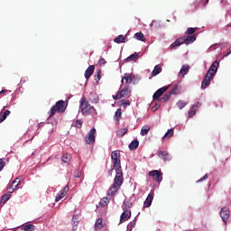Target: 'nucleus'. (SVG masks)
Returning <instances> with one entry per match:
<instances>
[{"mask_svg": "<svg viewBox=\"0 0 231 231\" xmlns=\"http://www.w3.org/2000/svg\"><path fill=\"white\" fill-rule=\"evenodd\" d=\"M131 93L129 86H125L124 88H120V90L116 93V96H113L115 100L120 99L122 97H127Z\"/></svg>", "mask_w": 231, "mask_h": 231, "instance_id": "7", "label": "nucleus"}, {"mask_svg": "<svg viewBox=\"0 0 231 231\" xmlns=\"http://www.w3.org/2000/svg\"><path fill=\"white\" fill-rule=\"evenodd\" d=\"M158 157L164 162H170L171 160V153H168V152L158 150Z\"/></svg>", "mask_w": 231, "mask_h": 231, "instance_id": "14", "label": "nucleus"}, {"mask_svg": "<svg viewBox=\"0 0 231 231\" xmlns=\"http://www.w3.org/2000/svg\"><path fill=\"white\" fill-rule=\"evenodd\" d=\"M218 67H219V61L217 60L214 63H212L207 74L214 78L216 73L217 72Z\"/></svg>", "mask_w": 231, "mask_h": 231, "instance_id": "12", "label": "nucleus"}, {"mask_svg": "<svg viewBox=\"0 0 231 231\" xmlns=\"http://www.w3.org/2000/svg\"><path fill=\"white\" fill-rule=\"evenodd\" d=\"M171 97V93L170 91L166 92L162 98H160L159 101L166 102L168 101Z\"/></svg>", "mask_w": 231, "mask_h": 231, "instance_id": "38", "label": "nucleus"}, {"mask_svg": "<svg viewBox=\"0 0 231 231\" xmlns=\"http://www.w3.org/2000/svg\"><path fill=\"white\" fill-rule=\"evenodd\" d=\"M21 182L20 179L16 178L10 185L9 189H12V192H14L15 190V189H17V186L19 185V183Z\"/></svg>", "mask_w": 231, "mask_h": 231, "instance_id": "23", "label": "nucleus"}, {"mask_svg": "<svg viewBox=\"0 0 231 231\" xmlns=\"http://www.w3.org/2000/svg\"><path fill=\"white\" fill-rule=\"evenodd\" d=\"M119 189H120V187L115 186V184H113L112 187L108 189L107 195L108 196H114V194H116V192H117V190Z\"/></svg>", "mask_w": 231, "mask_h": 231, "instance_id": "25", "label": "nucleus"}, {"mask_svg": "<svg viewBox=\"0 0 231 231\" xmlns=\"http://www.w3.org/2000/svg\"><path fill=\"white\" fill-rule=\"evenodd\" d=\"M169 89V87H162L159 88L153 95H152V99L153 100H161V97Z\"/></svg>", "mask_w": 231, "mask_h": 231, "instance_id": "8", "label": "nucleus"}, {"mask_svg": "<svg viewBox=\"0 0 231 231\" xmlns=\"http://www.w3.org/2000/svg\"><path fill=\"white\" fill-rule=\"evenodd\" d=\"M173 135H174V129H173V128H171V129H169V130L165 133V134L162 136V140L170 139V138H171Z\"/></svg>", "mask_w": 231, "mask_h": 231, "instance_id": "24", "label": "nucleus"}, {"mask_svg": "<svg viewBox=\"0 0 231 231\" xmlns=\"http://www.w3.org/2000/svg\"><path fill=\"white\" fill-rule=\"evenodd\" d=\"M201 104L199 102H197L195 105L192 106V107L189 110L188 115L189 117H192L196 115L198 107H200Z\"/></svg>", "mask_w": 231, "mask_h": 231, "instance_id": "18", "label": "nucleus"}, {"mask_svg": "<svg viewBox=\"0 0 231 231\" xmlns=\"http://www.w3.org/2000/svg\"><path fill=\"white\" fill-rule=\"evenodd\" d=\"M5 165H6V162H5V160L4 159H0V171H2L4 170Z\"/></svg>", "mask_w": 231, "mask_h": 231, "instance_id": "46", "label": "nucleus"}, {"mask_svg": "<svg viewBox=\"0 0 231 231\" xmlns=\"http://www.w3.org/2000/svg\"><path fill=\"white\" fill-rule=\"evenodd\" d=\"M221 3L224 5V7L226 9H229L228 5H230V3H228L226 0H222Z\"/></svg>", "mask_w": 231, "mask_h": 231, "instance_id": "47", "label": "nucleus"}, {"mask_svg": "<svg viewBox=\"0 0 231 231\" xmlns=\"http://www.w3.org/2000/svg\"><path fill=\"white\" fill-rule=\"evenodd\" d=\"M95 69H96L95 65H89V67L87 69V70L85 71V74H84L86 79H88L91 78V76L95 72Z\"/></svg>", "mask_w": 231, "mask_h": 231, "instance_id": "16", "label": "nucleus"}, {"mask_svg": "<svg viewBox=\"0 0 231 231\" xmlns=\"http://www.w3.org/2000/svg\"><path fill=\"white\" fill-rule=\"evenodd\" d=\"M13 231H18V230H13ZM20 231H22V230H20Z\"/></svg>", "mask_w": 231, "mask_h": 231, "instance_id": "58", "label": "nucleus"}, {"mask_svg": "<svg viewBox=\"0 0 231 231\" xmlns=\"http://www.w3.org/2000/svg\"><path fill=\"white\" fill-rule=\"evenodd\" d=\"M134 37L139 42H145V36L142 32H136Z\"/></svg>", "mask_w": 231, "mask_h": 231, "instance_id": "31", "label": "nucleus"}, {"mask_svg": "<svg viewBox=\"0 0 231 231\" xmlns=\"http://www.w3.org/2000/svg\"><path fill=\"white\" fill-rule=\"evenodd\" d=\"M231 54V51H227V53L225 54V57H228Z\"/></svg>", "mask_w": 231, "mask_h": 231, "instance_id": "54", "label": "nucleus"}, {"mask_svg": "<svg viewBox=\"0 0 231 231\" xmlns=\"http://www.w3.org/2000/svg\"><path fill=\"white\" fill-rule=\"evenodd\" d=\"M189 69H190V67H189V65H182L180 74H181L182 76L187 75Z\"/></svg>", "mask_w": 231, "mask_h": 231, "instance_id": "35", "label": "nucleus"}, {"mask_svg": "<svg viewBox=\"0 0 231 231\" xmlns=\"http://www.w3.org/2000/svg\"><path fill=\"white\" fill-rule=\"evenodd\" d=\"M180 91V87L179 85H174L172 89L171 90V95H178Z\"/></svg>", "mask_w": 231, "mask_h": 231, "instance_id": "37", "label": "nucleus"}, {"mask_svg": "<svg viewBox=\"0 0 231 231\" xmlns=\"http://www.w3.org/2000/svg\"><path fill=\"white\" fill-rule=\"evenodd\" d=\"M162 71V65H155L153 70L151 73V77H156Z\"/></svg>", "mask_w": 231, "mask_h": 231, "instance_id": "19", "label": "nucleus"}, {"mask_svg": "<svg viewBox=\"0 0 231 231\" xmlns=\"http://www.w3.org/2000/svg\"><path fill=\"white\" fill-rule=\"evenodd\" d=\"M196 35H188L187 37L183 36L178 38L173 43L171 44V49L173 50L177 47H180L182 44L189 45L196 42Z\"/></svg>", "mask_w": 231, "mask_h": 231, "instance_id": "2", "label": "nucleus"}, {"mask_svg": "<svg viewBox=\"0 0 231 231\" xmlns=\"http://www.w3.org/2000/svg\"><path fill=\"white\" fill-rule=\"evenodd\" d=\"M138 147H139V141H138V139L133 140L131 142V143L129 144V149L131 151H135Z\"/></svg>", "mask_w": 231, "mask_h": 231, "instance_id": "22", "label": "nucleus"}, {"mask_svg": "<svg viewBox=\"0 0 231 231\" xmlns=\"http://www.w3.org/2000/svg\"><path fill=\"white\" fill-rule=\"evenodd\" d=\"M67 106L68 104H66V102L63 100L56 102V105H54L48 113L49 118L53 117L57 112L60 114L65 113Z\"/></svg>", "mask_w": 231, "mask_h": 231, "instance_id": "3", "label": "nucleus"}, {"mask_svg": "<svg viewBox=\"0 0 231 231\" xmlns=\"http://www.w3.org/2000/svg\"><path fill=\"white\" fill-rule=\"evenodd\" d=\"M134 225H135V222H134V223L132 222V223H131V226H134Z\"/></svg>", "mask_w": 231, "mask_h": 231, "instance_id": "57", "label": "nucleus"}, {"mask_svg": "<svg viewBox=\"0 0 231 231\" xmlns=\"http://www.w3.org/2000/svg\"><path fill=\"white\" fill-rule=\"evenodd\" d=\"M198 30V28H193V27H189L186 31V35H193L196 31Z\"/></svg>", "mask_w": 231, "mask_h": 231, "instance_id": "40", "label": "nucleus"}, {"mask_svg": "<svg viewBox=\"0 0 231 231\" xmlns=\"http://www.w3.org/2000/svg\"><path fill=\"white\" fill-rule=\"evenodd\" d=\"M8 116H10V110H5V112H0V124L5 122Z\"/></svg>", "mask_w": 231, "mask_h": 231, "instance_id": "21", "label": "nucleus"}, {"mask_svg": "<svg viewBox=\"0 0 231 231\" xmlns=\"http://www.w3.org/2000/svg\"><path fill=\"white\" fill-rule=\"evenodd\" d=\"M116 174L113 185L115 187L117 186L120 188L124 182L123 171H122V169H116Z\"/></svg>", "mask_w": 231, "mask_h": 231, "instance_id": "6", "label": "nucleus"}, {"mask_svg": "<svg viewBox=\"0 0 231 231\" xmlns=\"http://www.w3.org/2000/svg\"><path fill=\"white\" fill-rule=\"evenodd\" d=\"M220 217H222V220L224 221V223L226 224L230 217V210L228 209V208L225 207L221 208Z\"/></svg>", "mask_w": 231, "mask_h": 231, "instance_id": "11", "label": "nucleus"}, {"mask_svg": "<svg viewBox=\"0 0 231 231\" xmlns=\"http://www.w3.org/2000/svg\"><path fill=\"white\" fill-rule=\"evenodd\" d=\"M208 178V175L206 174V175L203 176L201 179H199V180H197V182H200V181H202V180H207Z\"/></svg>", "mask_w": 231, "mask_h": 231, "instance_id": "52", "label": "nucleus"}, {"mask_svg": "<svg viewBox=\"0 0 231 231\" xmlns=\"http://www.w3.org/2000/svg\"><path fill=\"white\" fill-rule=\"evenodd\" d=\"M98 64H99L100 66L105 65V64H106V60H104V58H100V60H99V61H98Z\"/></svg>", "mask_w": 231, "mask_h": 231, "instance_id": "49", "label": "nucleus"}, {"mask_svg": "<svg viewBox=\"0 0 231 231\" xmlns=\"http://www.w3.org/2000/svg\"><path fill=\"white\" fill-rule=\"evenodd\" d=\"M125 80V83H131L132 82V76L130 74L125 73V77L122 79V86L124 85V81Z\"/></svg>", "mask_w": 231, "mask_h": 231, "instance_id": "32", "label": "nucleus"}, {"mask_svg": "<svg viewBox=\"0 0 231 231\" xmlns=\"http://www.w3.org/2000/svg\"><path fill=\"white\" fill-rule=\"evenodd\" d=\"M187 104H189V103H187L183 100H179L176 105H177V107H179V109H183V107H185V106H187Z\"/></svg>", "mask_w": 231, "mask_h": 231, "instance_id": "41", "label": "nucleus"}, {"mask_svg": "<svg viewBox=\"0 0 231 231\" xmlns=\"http://www.w3.org/2000/svg\"><path fill=\"white\" fill-rule=\"evenodd\" d=\"M131 216H132L131 210L124 208V212L120 217V223L122 224L126 222L128 219H130Z\"/></svg>", "mask_w": 231, "mask_h": 231, "instance_id": "13", "label": "nucleus"}, {"mask_svg": "<svg viewBox=\"0 0 231 231\" xmlns=\"http://www.w3.org/2000/svg\"><path fill=\"white\" fill-rule=\"evenodd\" d=\"M102 72H100V70H98V72H97V76H95V77H97V79H96L97 80V82H98L99 80H100V79H102V76L100 75Z\"/></svg>", "mask_w": 231, "mask_h": 231, "instance_id": "50", "label": "nucleus"}, {"mask_svg": "<svg viewBox=\"0 0 231 231\" xmlns=\"http://www.w3.org/2000/svg\"><path fill=\"white\" fill-rule=\"evenodd\" d=\"M121 116H122L121 109L118 108L114 116L115 121L119 122V118L121 117Z\"/></svg>", "mask_w": 231, "mask_h": 231, "instance_id": "42", "label": "nucleus"}, {"mask_svg": "<svg viewBox=\"0 0 231 231\" xmlns=\"http://www.w3.org/2000/svg\"><path fill=\"white\" fill-rule=\"evenodd\" d=\"M69 190V185H66V186L60 191V193H58V194L56 195V199H55V201H56V202H60V201L62 199V198H65V196H67Z\"/></svg>", "mask_w": 231, "mask_h": 231, "instance_id": "10", "label": "nucleus"}, {"mask_svg": "<svg viewBox=\"0 0 231 231\" xmlns=\"http://www.w3.org/2000/svg\"><path fill=\"white\" fill-rule=\"evenodd\" d=\"M138 57H139V55H138V53L137 52H135V53H133V54H131L129 57H127V60H137L138 59Z\"/></svg>", "mask_w": 231, "mask_h": 231, "instance_id": "44", "label": "nucleus"}, {"mask_svg": "<svg viewBox=\"0 0 231 231\" xmlns=\"http://www.w3.org/2000/svg\"><path fill=\"white\" fill-rule=\"evenodd\" d=\"M213 79H214L213 76L207 73L202 81L201 88L205 89L207 87H208L210 85L211 80H213Z\"/></svg>", "mask_w": 231, "mask_h": 231, "instance_id": "15", "label": "nucleus"}, {"mask_svg": "<svg viewBox=\"0 0 231 231\" xmlns=\"http://www.w3.org/2000/svg\"><path fill=\"white\" fill-rule=\"evenodd\" d=\"M79 110L83 116H97V109L83 97L79 101Z\"/></svg>", "mask_w": 231, "mask_h": 231, "instance_id": "1", "label": "nucleus"}, {"mask_svg": "<svg viewBox=\"0 0 231 231\" xmlns=\"http://www.w3.org/2000/svg\"><path fill=\"white\" fill-rule=\"evenodd\" d=\"M5 92H7V90H2V91H0V95L5 94Z\"/></svg>", "mask_w": 231, "mask_h": 231, "instance_id": "55", "label": "nucleus"}, {"mask_svg": "<svg viewBox=\"0 0 231 231\" xmlns=\"http://www.w3.org/2000/svg\"><path fill=\"white\" fill-rule=\"evenodd\" d=\"M83 126V121L81 119H78L74 122V127L78 129H81Z\"/></svg>", "mask_w": 231, "mask_h": 231, "instance_id": "39", "label": "nucleus"}, {"mask_svg": "<svg viewBox=\"0 0 231 231\" xmlns=\"http://www.w3.org/2000/svg\"><path fill=\"white\" fill-rule=\"evenodd\" d=\"M121 102H122V106H125V107H126V106H130V104H131V102L129 100H122Z\"/></svg>", "mask_w": 231, "mask_h": 231, "instance_id": "48", "label": "nucleus"}, {"mask_svg": "<svg viewBox=\"0 0 231 231\" xmlns=\"http://www.w3.org/2000/svg\"><path fill=\"white\" fill-rule=\"evenodd\" d=\"M153 198H154V195L152 193H150V194L147 195L146 200H144V205H143L144 208H148L152 206V203L153 201Z\"/></svg>", "mask_w": 231, "mask_h": 231, "instance_id": "17", "label": "nucleus"}, {"mask_svg": "<svg viewBox=\"0 0 231 231\" xmlns=\"http://www.w3.org/2000/svg\"><path fill=\"white\" fill-rule=\"evenodd\" d=\"M114 42L117 44L125 43V37L123 34H120L116 38H115Z\"/></svg>", "mask_w": 231, "mask_h": 231, "instance_id": "29", "label": "nucleus"}, {"mask_svg": "<svg viewBox=\"0 0 231 231\" xmlns=\"http://www.w3.org/2000/svg\"><path fill=\"white\" fill-rule=\"evenodd\" d=\"M107 198H106V199H101L100 200V202H99V206L101 207V208H105V207H106V205H107Z\"/></svg>", "mask_w": 231, "mask_h": 231, "instance_id": "45", "label": "nucleus"}, {"mask_svg": "<svg viewBox=\"0 0 231 231\" xmlns=\"http://www.w3.org/2000/svg\"><path fill=\"white\" fill-rule=\"evenodd\" d=\"M7 190H8L9 194H12V192H14V191H12V189H10V188H8Z\"/></svg>", "mask_w": 231, "mask_h": 231, "instance_id": "56", "label": "nucleus"}, {"mask_svg": "<svg viewBox=\"0 0 231 231\" xmlns=\"http://www.w3.org/2000/svg\"><path fill=\"white\" fill-rule=\"evenodd\" d=\"M208 2H209V0H202V1H200V5H201L202 6H205L206 5L208 4Z\"/></svg>", "mask_w": 231, "mask_h": 231, "instance_id": "51", "label": "nucleus"}, {"mask_svg": "<svg viewBox=\"0 0 231 231\" xmlns=\"http://www.w3.org/2000/svg\"><path fill=\"white\" fill-rule=\"evenodd\" d=\"M104 228V225H102V218H97L96 223H95V230H101Z\"/></svg>", "mask_w": 231, "mask_h": 231, "instance_id": "27", "label": "nucleus"}, {"mask_svg": "<svg viewBox=\"0 0 231 231\" xmlns=\"http://www.w3.org/2000/svg\"><path fill=\"white\" fill-rule=\"evenodd\" d=\"M119 189H120V187L115 186V184H113L112 187L108 189L107 195L108 196H114V194H116V192H117V190Z\"/></svg>", "mask_w": 231, "mask_h": 231, "instance_id": "26", "label": "nucleus"}, {"mask_svg": "<svg viewBox=\"0 0 231 231\" xmlns=\"http://www.w3.org/2000/svg\"><path fill=\"white\" fill-rule=\"evenodd\" d=\"M73 228L77 227L79 225V217L78 215L72 216Z\"/></svg>", "mask_w": 231, "mask_h": 231, "instance_id": "34", "label": "nucleus"}, {"mask_svg": "<svg viewBox=\"0 0 231 231\" xmlns=\"http://www.w3.org/2000/svg\"><path fill=\"white\" fill-rule=\"evenodd\" d=\"M11 195L10 194H5L2 196L1 199H0V204L1 205H5L6 204V202H8V200H10Z\"/></svg>", "mask_w": 231, "mask_h": 231, "instance_id": "30", "label": "nucleus"}, {"mask_svg": "<svg viewBox=\"0 0 231 231\" xmlns=\"http://www.w3.org/2000/svg\"><path fill=\"white\" fill-rule=\"evenodd\" d=\"M151 130V127L149 125H144L143 128H141V136H146Z\"/></svg>", "mask_w": 231, "mask_h": 231, "instance_id": "28", "label": "nucleus"}, {"mask_svg": "<svg viewBox=\"0 0 231 231\" xmlns=\"http://www.w3.org/2000/svg\"><path fill=\"white\" fill-rule=\"evenodd\" d=\"M89 101L92 104H98V101L100 100V98L98 97V96H97V94L95 93H90L89 97H88Z\"/></svg>", "mask_w": 231, "mask_h": 231, "instance_id": "20", "label": "nucleus"}, {"mask_svg": "<svg viewBox=\"0 0 231 231\" xmlns=\"http://www.w3.org/2000/svg\"><path fill=\"white\" fill-rule=\"evenodd\" d=\"M148 175L156 182H161L162 180V173L159 171H152Z\"/></svg>", "mask_w": 231, "mask_h": 231, "instance_id": "9", "label": "nucleus"}, {"mask_svg": "<svg viewBox=\"0 0 231 231\" xmlns=\"http://www.w3.org/2000/svg\"><path fill=\"white\" fill-rule=\"evenodd\" d=\"M111 159L113 161L114 168L116 170H121V161L119 152H113L111 153Z\"/></svg>", "mask_w": 231, "mask_h": 231, "instance_id": "5", "label": "nucleus"}, {"mask_svg": "<svg viewBox=\"0 0 231 231\" xmlns=\"http://www.w3.org/2000/svg\"><path fill=\"white\" fill-rule=\"evenodd\" d=\"M160 107H161V106L156 104L155 106H154L153 111H157V109H159Z\"/></svg>", "mask_w": 231, "mask_h": 231, "instance_id": "53", "label": "nucleus"}, {"mask_svg": "<svg viewBox=\"0 0 231 231\" xmlns=\"http://www.w3.org/2000/svg\"><path fill=\"white\" fill-rule=\"evenodd\" d=\"M61 161L64 163H69V162L71 161L70 153H64L63 156L61 157Z\"/></svg>", "mask_w": 231, "mask_h": 231, "instance_id": "33", "label": "nucleus"}, {"mask_svg": "<svg viewBox=\"0 0 231 231\" xmlns=\"http://www.w3.org/2000/svg\"><path fill=\"white\" fill-rule=\"evenodd\" d=\"M35 226L32 224H27L22 227V230L23 231H34Z\"/></svg>", "mask_w": 231, "mask_h": 231, "instance_id": "36", "label": "nucleus"}, {"mask_svg": "<svg viewBox=\"0 0 231 231\" xmlns=\"http://www.w3.org/2000/svg\"><path fill=\"white\" fill-rule=\"evenodd\" d=\"M96 138H97V129L92 128L85 137L86 144H89V145L94 144L96 143Z\"/></svg>", "mask_w": 231, "mask_h": 231, "instance_id": "4", "label": "nucleus"}, {"mask_svg": "<svg viewBox=\"0 0 231 231\" xmlns=\"http://www.w3.org/2000/svg\"><path fill=\"white\" fill-rule=\"evenodd\" d=\"M128 129L127 128H121L118 130V135L119 137H123L125 134H127Z\"/></svg>", "mask_w": 231, "mask_h": 231, "instance_id": "43", "label": "nucleus"}]
</instances>
